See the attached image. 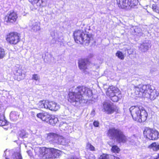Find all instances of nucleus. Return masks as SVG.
<instances>
[{
  "instance_id": "nucleus-1",
  "label": "nucleus",
  "mask_w": 159,
  "mask_h": 159,
  "mask_svg": "<svg viewBox=\"0 0 159 159\" xmlns=\"http://www.w3.org/2000/svg\"><path fill=\"white\" fill-rule=\"evenodd\" d=\"M75 90L76 92L69 91L68 94V101L71 103H80L84 100V96H89V93L92 92L90 89L83 85L77 86L75 89Z\"/></svg>"
},
{
  "instance_id": "nucleus-2",
  "label": "nucleus",
  "mask_w": 159,
  "mask_h": 159,
  "mask_svg": "<svg viewBox=\"0 0 159 159\" xmlns=\"http://www.w3.org/2000/svg\"><path fill=\"white\" fill-rule=\"evenodd\" d=\"M134 89L136 95L149 98L152 100H154L159 96L158 92L152 89L149 84H139L134 86Z\"/></svg>"
},
{
  "instance_id": "nucleus-3",
  "label": "nucleus",
  "mask_w": 159,
  "mask_h": 159,
  "mask_svg": "<svg viewBox=\"0 0 159 159\" xmlns=\"http://www.w3.org/2000/svg\"><path fill=\"white\" fill-rule=\"evenodd\" d=\"M35 150L43 159H54L60 156L62 153L61 151L57 149L44 147H37Z\"/></svg>"
},
{
  "instance_id": "nucleus-4",
  "label": "nucleus",
  "mask_w": 159,
  "mask_h": 159,
  "mask_svg": "<svg viewBox=\"0 0 159 159\" xmlns=\"http://www.w3.org/2000/svg\"><path fill=\"white\" fill-rule=\"evenodd\" d=\"M73 37L75 42L78 44H89L93 40V35L89 33H85L81 30H76L73 33Z\"/></svg>"
},
{
  "instance_id": "nucleus-5",
  "label": "nucleus",
  "mask_w": 159,
  "mask_h": 159,
  "mask_svg": "<svg viewBox=\"0 0 159 159\" xmlns=\"http://www.w3.org/2000/svg\"><path fill=\"white\" fill-rule=\"evenodd\" d=\"M129 111L134 121L141 123L146 120L148 113L143 107L138 106H132L129 108Z\"/></svg>"
},
{
  "instance_id": "nucleus-6",
  "label": "nucleus",
  "mask_w": 159,
  "mask_h": 159,
  "mask_svg": "<svg viewBox=\"0 0 159 159\" xmlns=\"http://www.w3.org/2000/svg\"><path fill=\"white\" fill-rule=\"evenodd\" d=\"M107 134V136L112 139L116 138V141L119 143H125L128 141L127 137L119 129H116L114 127L110 128L108 130Z\"/></svg>"
},
{
  "instance_id": "nucleus-7",
  "label": "nucleus",
  "mask_w": 159,
  "mask_h": 159,
  "mask_svg": "<svg viewBox=\"0 0 159 159\" xmlns=\"http://www.w3.org/2000/svg\"><path fill=\"white\" fill-rule=\"evenodd\" d=\"M36 116L42 121L49 124L54 125L58 121L57 118L48 112L43 111L37 113Z\"/></svg>"
},
{
  "instance_id": "nucleus-8",
  "label": "nucleus",
  "mask_w": 159,
  "mask_h": 159,
  "mask_svg": "<svg viewBox=\"0 0 159 159\" xmlns=\"http://www.w3.org/2000/svg\"><path fill=\"white\" fill-rule=\"evenodd\" d=\"M118 7L120 9L125 10L132 8L136 6L138 0H116Z\"/></svg>"
},
{
  "instance_id": "nucleus-9",
  "label": "nucleus",
  "mask_w": 159,
  "mask_h": 159,
  "mask_svg": "<svg viewBox=\"0 0 159 159\" xmlns=\"http://www.w3.org/2000/svg\"><path fill=\"white\" fill-rule=\"evenodd\" d=\"M5 39L8 44L16 45L20 41V34L16 31H11L7 34Z\"/></svg>"
},
{
  "instance_id": "nucleus-10",
  "label": "nucleus",
  "mask_w": 159,
  "mask_h": 159,
  "mask_svg": "<svg viewBox=\"0 0 159 159\" xmlns=\"http://www.w3.org/2000/svg\"><path fill=\"white\" fill-rule=\"evenodd\" d=\"M143 134L144 137L149 140H156L159 136V133L157 130L148 127L144 128Z\"/></svg>"
},
{
  "instance_id": "nucleus-11",
  "label": "nucleus",
  "mask_w": 159,
  "mask_h": 159,
  "mask_svg": "<svg viewBox=\"0 0 159 159\" xmlns=\"http://www.w3.org/2000/svg\"><path fill=\"white\" fill-rule=\"evenodd\" d=\"M18 18V14L14 11H10L4 18V21L7 24H13L16 23Z\"/></svg>"
},
{
  "instance_id": "nucleus-12",
  "label": "nucleus",
  "mask_w": 159,
  "mask_h": 159,
  "mask_svg": "<svg viewBox=\"0 0 159 159\" xmlns=\"http://www.w3.org/2000/svg\"><path fill=\"white\" fill-rule=\"evenodd\" d=\"M91 62L87 58H80L78 60V66L79 69L85 74L89 73L87 71L88 66Z\"/></svg>"
},
{
  "instance_id": "nucleus-13",
  "label": "nucleus",
  "mask_w": 159,
  "mask_h": 159,
  "mask_svg": "<svg viewBox=\"0 0 159 159\" xmlns=\"http://www.w3.org/2000/svg\"><path fill=\"white\" fill-rule=\"evenodd\" d=\"M103 110L107 114H111L114 112H117L118 109L117 107L113 106V103L105 102L103 104Z\"/></svg>"
},
{
  "instance_id": "nucleus-14",
  "label": "nucleus",
  "mask_w": 159,
  "mask_h": 159,
  "mask_svg": "<svg viewBox=\"0 0 159 159\" xmlns=\"http://www.w3.org/2000/svg\"><path fill=\"white\" fill-rule=\"evenodd\" d=\"M115 94L121 95V93L118 89L112 86H110L106 92L107 95L109 97H112Z\"/></svg>"
},
{
  "instance_id": "nucleus-15",
  "label": "nucleus",
  "mask_w": 159,
  "mask_h": 159,
  "mask_svg": "<svg viewBox=\"0 0 159 159\" xmlns=\"http://www.w3.org/2000/svg\"><path fill=\"white\" fill-rule=\"evenodd\" d=\"M30 3L35 7L42 8L46 6L45 0H31Z\"/></svg>"
},
{
  "instance_id": "nucleus-16",
  "label": "nucleus",
  "mask_w": 159,
  "mask_h": 159,
  "mask_svg": "<svg viewBox=\"0 0 159 159\" xmlns=\"http://www.w3.org/2000/svg\"><path fill=\"white\" fill-rule=\"evenodd\" d=\"M23 70L21 67L19 66L16 68L14 72L15 79L18 81L21 80L22 79V71Z\"/></svg>"
},
{
  "instance_id": "nucleus-17",
  "label": "nucleus",
  "mask_w": 159,
  "mask_h": 159,
  "mask_svg": "<svg viewBox=\"0 0 159 159\" xmlns=\"http://www.w3.org/2000/svg\"><path fill=\"white\" fill-rule=\"evenodd\" d=\"M58 136V134L52 132L47 134L46 139L51 143L54 144L56 138Z\"/></svg>"
},
{
  "instance_id": "nucleus-18",
  "label": "nucleus",
  "mask_w": 159,
  "mask_h": 159,
  "mask_svg": "<svg viewBox=\"0 0 159 159\" xmlns=\"http://www.w3.org/2000/svg\"><path fill=\"white\" fill-rule=\"evenodd\" d=\"M59 106L55 102L52 101H49L48 109L51 111H56L59 109Z\"/></svg>"
},
{
  "instance_id": "nucleus-19",
  "label": "nucleus",
  "mask_w": 159,
  "mask_h": 159,
  "mask_svg": "<svg viewBox=\"0 0 159 159\" xmlns=\"http://www.w3.org/2000/svg\"><path fill=\"white\" fill-rule=\"evenodd\" d=\"M66 139L63 136L58 134L54 144L64 145L66 144Z\"/></svg>"
},
{
  "instance_id": "nucleus-20",
  "label": "nucleus",
  "mask_w": 159,
  "mask_h": 159,
  "mask_svg": "<svg viewBox=\"0 0 159 159\" xmlns=\"http://www.w3.org/2000/svg\"><path fill=\"white\" fill-rule=\"evenodd\" d=\"M5 159H23L20 149L18 151L14 152L10 159L6 157Z\"/></svg>"
},
{
  "instance_id": "nucleus-21",
  "label": "nucleus",
  "mask_w": 159,
  "mask_h": 159,
  "mask_svg": "<svg viewBox=\"0 0 159 159\" xmlns=\"http://www.w3.org/2000/svg\"><path fill=\"white\" fill-rule=\"evenodd\" d=\"M8 123L5 119L4 112L0 113V126H4L8 125Z\"/></svg>"
},
{
  "instance_id": "nucleus-22",
  "label": "nucleus",
  "mask_w": 159,
  "mask_h": 159,
  "mask_svg": "<svg viewBox=\"0 0 159 159\" xmlns=\"http://www.w3.org/2000/svg\"><path fill=\"white\" fill-rule=\"evenodd\" d=\"M40 24L39 22H36L32 26L31 30L34 32H37L40 30Z\"/></svg>"
},
{
  "instance_id": "nucleus-23",
  "label": "nucleus",
  "mask_w": 159,
  "mask_h": 159,
  "mask_svg": "<svg viewBox=\"0 0 159 159\" xmlns=\"http://www.w3.org/2000/svg\"><path fill=\"white\" fill-rule=\"evenodd\" d=\"M148 148H152L154 151H157L159 150V144H157L156 142H153L149 145Z\"/></svg>"
},
{
  "instance_id": "nucleus-24",
  "label": "nucleus",
  "mask_w": 159,
  "mask_h": 159,
  "mask_svg": "<svg viewBox=\"0 0 159 159\" xmlns=\"http://www.w3.org/2000/svg\"><path fill=\"white\" fill-rule=\"evenodd\" d=\"M111 151L114 153H118L120 151V149L116 145H113L112 146L111 149Z\"/></svg>"
},
{
  "instance_id": "nucleus-25",
  "label": "nucleus",
  "mask_w": 159,
  "mask_h": 159,
  "mask_svg": "<svg viewBox=\"0 0 159 159\" xmlns=\"http://www.w3.org/2000/svg\"><path fill=\"white\" fill-rule=\"evenodd\" d=\"M116 55L119 59L122 60L124 59L125 56L124 54L121 51H118L116 53Z\"/></svg>"
},
{
  "instance_id": "nucleus-26",
  "label": "nucleus",
  "mask_w": 159,
  "mask_h": 159,
  "mask_svg": "<svg viewBox=\"0 0 159 159\" xmlns=\"http://www.w3.org/2000/svg\"><path fill=\"white\" fill-rule=\"evenodd\" d=\"M116 94H115L112 97H109L114 102H117L119 99H120V96L121 95H118L117 94V95Z\"/></svg>"
},
{
  "instance_id": "nucleus-27",
  "label": "nucleus",
  "mask_w": 159,
  "mask_h": 159,
  "mask_svg": "<svg viewBox=\"0 0 159 159\" xmlns=\"http://www.w3.org/2000/svg\"><path fill=\"white\" fill-rule=\"evenodd\" d=\"M6 53L5 50L0 46V59H2L6 56Z\"/></svg>"
},
{
  "instance_id": "nucleus-28",
  "label": "nucleus",
  "mask_w": 159,
  "mask_h": 159,
  "mask_svg": "<svg viewBox=\"0 0 159 159\" xmlns=\"http://www.w3.org/2000/svg\"><path fill=\"white\" fill-rule=\"evenodd\" d=\"M153 10L157 13L159 14V7L156 4H153L152 6Z\"/></svg>"
},
{
  "instance_id": "nucleus-29",
  "label": "nucleus",
  "mask_w": 159,
  "mask_h": 159,
  "mask_svg": "<svg viewBox=\"0 0 159 159\" xmlns=\"http://www.w3.org/2000/svg\"><path fill=\"white\" fill-rule=\"evenodd\" d=\"M86 147L87 149H89L91 151H95V148L94 147L89 143H87Z\"/></svg>"
},
{
  "instance_id": "nucleus-30",
  "label": "nucleus",
  "mask_w": 159,
  "mask_h": 159,
  "mask_svg": "<svg viewBox=\"0 0 159 159\" xmlns=\"http://www.w3.org/2000/svg\"><path fill=\"white\" fill-rule=\"evenodd\" d=\"M108 154L105 153H102L98 157V159H109Z\"/></svg>"
},
{
  "instance_id": "nucleus-31",
  "label": "nucleus",
  "mask_w": 159,
  "mask_h": 159,
  "mask_svg": "<svg viewBox=\"0 0 159 159\" xmlns=\"http://www.w3.org/2000/svg\"><path fill=\"white\" fill-rule=\"evenodd\" d=\"M49 101L48 100H44V106H43L44 108L48 109L49 105Z\"/></svg>"
},
{
  "instance_id": "nucleus-32",
  "label": "nucleus",
  "mask_w": 159,
  "mask_h": 159,
  "mask_svg": "<svg viewBox=\"0 0 159 159\" xmlns=\"http://www.w3.org/2000/svg\"><path fill=\"white\" fill-rule=\"evenodd\" d=\"M32 79L35 81H38L39 79V77L37 74H34L32 75Z\"/></svg>"
},
{
  "instance_id": "nucleus-33",
  "label": "nucleus",
  "mask_w": 159,
  "mask_h": 159,
  "mask_svg": "<svg viewBox=\"0 0 159 159\" xmlns=\"http://www.w3.org/2000/svg\"><path fill=\"white\" fill-rule=\"evenodd\" d=\"M44 100L39 101L38 103V106L39 107L41 108H44L43 106H44Z\"/></svg>"
},
{
  "instance_id": "nucleus-34",
  "label": "nucleus",
  "mask_w": 159,
  "mask_h": 159,
  "mask_svg": "<svg viewBox=\"0 0 159 159\" xmlns=\"http://www.w3.org/2000/svg\"><path fill=\"white\" fill-rule=\"evenodd\" d=\"M99 123L98 121L94 120L93 122V125L96 127L99 126Z\"/></svg>"
},
{
  "instance_id": "nucleus-35",
  "label": "nucleus",
  "mask_w": 159,
  "mask_h": 159,
  "mask_svg": "<svg viewBox=\"0 0 159 159\" xmlns=\"http://www.w3.org/2000/svg\"><path fill=\"white\" fill-rule=\"evenodd\" d=\"M27 152L28 155L30 157H31L33 156L32 152L30 150H28L27 151Z\"/></svg>"
},
{
  "instance_id": "nucleus-36",
  "label": "nucleus",
  "mask_w": 159,
  "mask_h": 159,
  "mask_svg": "<svg viewBox=\"0 0 159 159\" xmlns=\"http://www.w3.org/2000/svg\"><path fill=\"white\" fill-rule=\"evenodd\" d=\"M26 134H20V137H21L22 138H25V136H26Z\"/></svg>"
},
{
  "instance_id": "nucleus-37",
  "label": "nucleus",
  "mask_w": 159,
  "mask_h": 159,
  "mask_svg": "<svg viewBox=\"0 0 159 159\" xmlns=\"http://www.w3.org/2000/svg\"><path fill=\"white\" fill-rule=\"evenodd\" d=\"M112 156L114 157L113 159H120L119 157L115 156L114 155H112Z\"/></svg>"
},
{
  "instance_id": "nucleus-38",
  "label": "nucleus",
  "mask_w": 159,
  "mask_h": 159,
  "mask_svg": "<svg viewBox=\"0 0 159 159\" xmlns=\"http://www.w3.org/2000/svg\"><path fill=\"white\" fill-rule=\"evenodd\" d=\"M4 111L3 110H2L1 108V107L0 106V113H2Z\"/></svg>"
}]
</instances>
